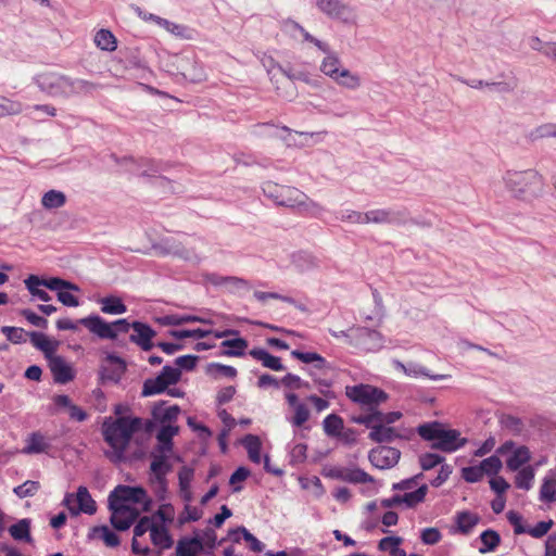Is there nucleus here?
<instances>
[{
	"mask_svg": "<svg viewBox=\"0 0 556 556\" xmlns=\"http://www.w3.org/2000/svg\"><path fill=\"white\" fill-rule=\"evenodd\" d=\"M142 427V419L139 417H124L116 419L106 417L102 424V434L104 441L112 447V452H108L106 456L113 463H121L125 459V451L130 440L137 431Z\"/></svg>",
	"mask_w": 556,
	"mask_h": 556,
	"instance_id": "obj_1",
	"label": "nucleus"
},
{
	"mask_svg": "<svg viewBox=\"0 0 556 556\" xmlns=\"http://www.w3.org/2000/svg\"><path fill=\"white\" fill-rule=\"evenodd\" d=\"M417 433L425 440L431 441V448L452 453L463 447L467 440L460 438L455 429H445L439 421L426 422L417 427Z\"/></svg>",
	"mask_w": 556,
	"mask_h": 556,
	"instance_id": "obj_2",
	"label": "nucleus"
},
{
	"mask_svg": "<svg viewBox=\"0 0 556 556\" xmlns=\"http://www.w3.org/2000/svg\"><path fill=\"white\" fill-rule=\"evenodd\" d=\"M89 331L102 339H116L118 332H127L130 324L126 319L106 323L99 316H88L79 320Z\"/></svg>",
	"mask_w": 556,
	"mask_h": 556,
	"instance_id": "obj_3",
	"label": "nucleus"
},
{
	"mask_svg": "<svg viewBox=\"0 0 556 556\" xmlns=\"http://www.w3.org/2000/svg\"><path fill=\"white\" fill-rule=\"evenodd\" d=\"M321 71L336 83L346 87L356 88L359 86V78L349 70L341 66L334 56H327L321 63Z\"/></svg>",
	"mask_w": 556,
	"mask_h": 556,
	"instance_id": "obj_4",
	"label": "nucleus"
},
{
	"mask_svg": "<svg viewBox=\"0 0 556 556\" xmlns=\"http://www.w3.org/2000/svg\"><path fill=\"white\" fill-rule=\"evenodd\" d=\"M108 507L111 511L110 522L117 531L128 530L140 515L136 507L115 504V501H109Z\"/></svg>",
	"mask_w": 556,
	"mask_h": 556,
	"instance_id": "obj_5",
	"label": "nucleus"
},
{
	"mask_svg": "<svg viewBox=\"0 0 556 556\" xmlns=\"http://www.w3.org/2000/svg\"><path fill=\"white\" fill-rule=\"evenodd\" d=\"M348 396L354 402L363 405H377L387 400V393L371 384H354L346 387Z\"/></svg>",
	"mask_w": 556,
	"mask_h": 556,
	"instance_id": "obj_6",
	"label": "nucleus"
},
{
	"mask_svg": "<svg viewBox=\"0 0 556 556\" xmlns=\"http://www.w3.org/2000/svg\"><path fill=\"white\" fill-rule=\"evenodd\" d=\"M505 184L513 192L522 193L539 189L541 179L533 172L509 173L505 177Z\"/></svg>",
	"mask_w": 556,
	"mask_h": 556,
	"instance_id": "obj_7",
	"label": "nucleus"
},
{
	"mask_svg": "<svg viewBox=\"0 0 556 556\" xmlns=\"http://www.w3.org/2000/svg\"><path fill=\"white\" fill-rule=\"evenodd\" d=\"M48 289L56 291L58 300L67 307H77L79 305L78 298L75 293L80 291L79 287L63 279L50 278Z\"/></svg>",
	"mask_w": 556,
	"mask_h": 556,
	"instance_id": "obj_8",
	"label": "nucleus"
},
{
	"mask_svg": "<svg viewBox=\"0 0 556 556\" xmlns=\"http://www.w3.org/2000/svg\"><path fill=\"white\" fill-rule=\"evenodd\" d=\"M214 337L217 339L228 338L222 342V346L225 349V354L228 356H243L249 348L248 341L240 337L237 330L228 329L224 331H216L214 332Z\"/></svg>",
	"mask_w": 556,
	"mask_h": 556,
	"instance_id": "obj_9",
	"label": "nucleus"
},
{
	"mask_svg": "<svg viewBox=\"0 0 556 556\" xmlns=\"http://www.w3.org/2000/svg\"><path fill=\"white\" fill-rule=\"evenodd\" d=\"M401 457L400 450L391 446L380 445L370 450L368 459L378 469L394 467Z\"/></svg>",
	"mask_w": 556,
	"mask_h": 556,
	"instance_id": "obj_10",
	"label": "nucleus"
},
{
	"mask_svg": "<svg viewBox=\"0 0 556 556\" xmlns=\"http://www.w3.org/2000/svg\"><path fill=\"white\" fill-rule=\"evenodd\" d=\"M147 497V491L142 486H130L119 484L109 495V501L115 504L128 505V503L140 504Z\"/></svg>",
	"mask_w": 556,
	"mask_h": 556,
	"instance_id": "obj_11",
	"label": "nucleus"
},
{
	"mask_svg": "<svg viewBox=\"0 0 556 556\" xmlns=\"http://www.w3.org/2000/svg\"><path fill=\"white\" fill-rule=\"evenodd\" d=\"M74 500L73 494H66L63 501V504L67 506L72 515H78L79 513H85L88 515H93L97 511V504L92 500L88 489L86 486L80 485L77 489L76 493V502L78 506L75 508L71 506V503Z\"/></svg>",
	"mask_w": 556,
	"mask_h": 556,
	"instance_id": "obj_12",
	"label": "nucleus"
},
{
	"mask_svg": "<svg viewBox=\"0 0 556 556\" xmlns=\"http://www.w3.org/2000/svg\"><path fill=\"white\" fill-rule=\"evenodd\" d=\"M126 371V363L113 355H108L101 367V379L104 382H116L121 380Z\"/></svg>",
	"mask_w": 556,
	"mask_h": 556,
	"instance_id": "obj_13",
	"label": "nucleus"
},
{
	"mask_svg": "<svg viewBox=\"0 0 556 556\" xmlns=\"http://www.w3.org/2000/svg\"><path fill=\"white\" fill-rule=\"evenodd\" d=\"M152 462L150 470L154 475L156 482L162 486L163 491L166 490V475L172 470V465L164 453L159 452L156 448L151 453Z\"/></svg>",
	"mask_w": 556,
	"mask_h": 556,
	"instance_id": "obj_14",
	"label": "nucleus"
},
{
	"mask_svg": "<svg viewBox=\"0 0 556 556\" xmlns=\"http://www.w3.org/2000/svg\"><path fill=\"white\" fill-rule=\"evenodd\" d=\"M49 362V368L56 382H67L75 378V372L70 363L63 357L55 355Z\"/></svg>",
	"mask_w": 556,
	"mask_h": 556,
	"instance_id": "obj_15",
	"label": "nucleus"
},
{
	"mask_svg": "<svg viewBox=\"0 0 556 556\" xmlns=\"http://www.w3.org/2000/svg\"><path fill=\"white\" fill-rule=\"evenodd\" d=\"M330 477L349 483L374 482V478L359 468H336L330 471Z\"/></svg>",
	"mask_w": 556,
	"mask_h": 556,
	"instance_id": "obj_16",
	"label": "nucleus"
},
{
	"mask_svg": "<svg viewBox=\"0 0 556 556\" xmlns=\"http://www.w3.org/2000/svg\"><path fill=\"white\" fill-rule=\"evenodd\" d=\"M134 333L130 336V341L148 351L152 348V338L154 337L153 329L143 323L135 321L130 325Z\"/></svg>",
	"mask_w": 556,
	"mask_h": 556,
	"instance_id": "obj_17",
	"label": "nucleus"
},
{
	"mask_svg": "<svg viewBox=\"0 0 556 556\" xmlns=\"http://www.w3.org/2000/svg\"><path fill=\"white\" fill-rule=\"evenodd\" d=\"M276 200L280 205L300 207L305 204L306 197L295 188L282 187L278 190Z\"/></svg>",
	"mask_w": 556,
	"mask_h": 556,
	"instance_id": "obj_18",
	"label": "nucleus"
},
{
	"mask_svg": "<svg viewBox=\"0 0 556 556\" xmlns=\"http://www.w3.org/2000/svg\"><path fill=\"white\" fill-rule=\"evenodd\" d=\"M29 339L33 345L41 351L48 361L56 355L55 352L60 345L59 341L50 339L42 332H30Z\"/></svg>",
	"mask_w": 556,
	"mask_h": 556,
	"instance_id": "obj_19",
	"label": "nucleus"
},
{
	"mask_svg": "<svg viewBox=\"0 0 556 556\" xmlns=\"http://www.w3.org/2000/svg\"><path fill=\"white\" fill-rule=\"evenodd\" d=\"M49 282L50 279H41L36 275H30L24 280V283L31 294V298L42 302H48L51 299L48 292L43 289L48 288Z\"/></svg>",
	"mask_w": 556,
	"mask_h": 556,
	"instance_id": "obj_20",
	"label": "nucleus"
},
{
	"mask_svg": "<svg viewBox=\"0 0 556 556\" xmlns=\"http://www.w3.org/2000/svg\"><path fill=\"white\" fill-rule=\"evenodd\" d=\"M250 355L258 361L264 367L275 371H282L283 365L281 359L263 348H254L250 351Z\"/></svg>",
	"mask_w": 556,
	"mask_h": 556,
	"instance_id": "obj_21",
	"label": "nucleus"
},
{
	"mask_svg": "<svg viewBox=\"0 0 556 556\" xmlns=\"http://www.w3.org/2000/svg\"><path fill=\"white\" fill-rule=\"evenodd\" d=\"M203 549V541L199 536L181 539L176 546V556H197Z\"/></svg>",
	"mask_w": 556,
	"mask_h": 556,
	"instance_id": "obj_22",
	"label": "nucleus"
},
{
	"mask_svg": "<svg viewBox=\"0 0 556 556\" xmlns=\"http://www.w3.org/2000/svg\"><path fill=\"white\" fill-rule=\"evenodd\" d=\"M368 438L377 443H390L396 438H400V435L396 433L394 428L384 427L382 424L378 422L376 426H372V430L369 432Z\"/></svg>",
	"mask_w": 556,
	"mask_h": 556,
	"instance_id": "obj_23",
	"label": "nucleus"
},
{
	"mask_svg": "<svg viewBox=\"0 0 556 556\" xmlns=\"http://www.w3.org/2000/svg\"><path fill=\"white\" fill-rule=\"evenodd\" d=\"M455 520L457 530L462 534H469L471 530L479 523L480 517L475 513L464 510L457 513Z\"/></svg>",
	"mask_w": 556,
	"mask_h": 556,
	"instance_id": "obj_24",
	"label": "nucleus"
},
{
	"mask_svg": "<svg viewBox=\"0 0 556 556\" xmlns=\"http://www.w3.org/2000/svg\"><path fill=\"white\" fill-rule=\"evenodd\" d=\"M51 444L46 440L45 435L40 432H33L27 439V445L23 452L26 454L46 453Z\"/></svg>",
	"mask_w": 556,
	"mask_h": 556,
	"instance_id": "obj_25",
	"label": "nucleus"
},
{
	"mask_svg": "<svg viewBox=\"0 0 556 556\" xmlns=\"http://www.w3.org/2000/svg\"><path fill=\"white\" fill-rule=\"evenodd\" d=\"M178 432V427L166 425L163 426L156 435L159 445L156 450L161 453L170 452L173 448V437Z\"/></svg>",
	"mask_w": 556,
	"mask_h": 556,
	"instance_id": "obj_26",
	"label": "nucleus"
},
{
	"mask_svg": "<svg viewBox=\"0 0 556 556\" xmlns=\"http://www.w3.org/2000/svg\"><path fill=\"white\" fill-rule=\"evenodd\" d=\"M531 458L530 450L525 446H518L506 460V466L510 471H517L521 466L527 464Z\"/></svg>",
	"mask_w": 556,
	"mask_h": 556,
	"instance_id": "obj_27",
	"label": "nucleus"
},
{
	"mask_svg": "<svg viewBox=\"0 0 556 556\" xmlns=\"http://www.w3.org/2000/svg\"><path fill=\"white\" fill-rule=\"evenodd\" d=\"M30 525V519H21L9 528V533L16 541L31 543Z\"/></svg>",
	"mask_w": 556,
	"mask_h": 556,
	"instance_id": "obj_28",
	"label": "nucleus"
},
{
	"mask_svg": "<svg viewBox=\"0 0 556 556\" xmlns=\"http://www.w3.org/2000/svg\"><path fill=\"white\" fill-rule=\"evenodd\" d=\"M151 541L161 549L170 548L173 545V539L164 526L153 525L151 528Z\"/></svg>",
	"mask_w": 556,
	"mask_h": 556,
	"instance_id": "obj_29",
	"label": "nucleus"
},
{
	"mask_svg": "<svg viewBox=\"0 0 556 556\" xmlns=\"http://www.w3.org/2000/svg\"><path fill=\"white\" fill-rule=\"evenodd\" d=\"M205 370L212 379H235L237 376L235 367L218 363L208 364Z\"/></svg>",
	"mask_w": 556,
	"mask_h": 556,
	"instance_id": "obj_30",
	"label": "nucleus"
},
{
	"mask_svg": "<svg viewBox=\"0 0 556 556\" xmlns=\"http://www.w3.org/2000/svg\"><path fill=\"white\" fill-rule=\"evenodd\" d=\"M101 311L108 315H121L126 312V305L122 299L115 295H109L100 300Z\"/></svg>",
	"mask_w": 556,
	"mask_h": 556,
	"instance_id": "obj_31",
	"label": "nucleus"
},
{
	"mask_svg": "<svg viewBox=\"0 0 556 556\" xmlns=\"http://www.w3.org/2000/svg\"><path fill=\"white\" fill-rule=\"evenodd\" d=\"M427 493V484L420 485L415 491L405 492L404 494H401L402 505H405L407 508H414L425 501Z\"/></svg>",
	"mask_w": 556,
	"mask_h": 556,
	"instance_id": "obj_32",
	"label": "nucleus"
},
{
	"mask_svg": "<svg viewBox=\"0 0 556 556\" xmlns=\"http://www.w3.org/2000/svg\"><path fill=\"white\" fill-rule=\"evenodd\" d=\"M482 546L479 548L481 554L493 552L501 543L500 534L492 530L488 529L483 531L480 535Z\"/></svg>",
	"mask_w": 556,
	"mask_h": 556,
	"instance_id": "obj_33",
	"label": "nucleus"
},
{
	"mask_svg": "<svg viewBox=\"0 0 556 556\" xmlns=\"http://www.w3.org/2000/svg\"><path fill=\"white\" fill-rule=\"evenodd\" d=\"M243 445L248 451L250 460L255 464H260L261 463V447H262L260 438L256 435H253V434H248L243 439Z\"/></svg>",
	"mask_w": 556,
	"mask_h": 556,
	"instance_id": "obj_34",
	"label": "nucleus"
},
{
	"mask_svg": "<svg viewBox=\"0 0 556 556\" xmlns=\"http://www.w3.org/2000/svg\"><path fill=\"white\" fill-rule=\"evenodd\" d=\"M170 384H143L142 395L150 396L154 394H161L167 392L169 395L179 397L184 395V392L173 384V388H168Z\"/></svg>",
	"mask_w": 556,
	"mask_h": 556,
	"instance_id": "obj_35",
	"label": "nucleus"
},
{
	"mask_svg": "<svg viewBox=\"0 0 556 556\" xmlns=\"http://www.w3.org/2000/svg\"><path fill=\"white\" fill-rule=\"evenodd\" d=\"M500 424L503 429L509 431L514 435L521 434L525 429L523 421L519 417L509 414H503L500 417Z\"/></svg>",
	"mask_w": 556,
	"mask_h": 556,
	"instance_id": "obj_36",
	"label": "nucleus"
},
{
	"mask_svg": "<svg viewBox=\"0 0 556 556\" xmlns=\"http://www.w3.org/2000/svg\"><path fill=\"white\" fill-rule=\"evenodd\" d=\"M66 197L58 190H50L41 198V204L47 210L59 208L65 204Z\"/></svg>",
	"mask_w": 556,
	"mask_h": 556,
	"instance_id": "obj_37",
	"label": "nucleus"
},
{
	"mask_svg": "<svg viewBox=\"0 0 556 556\" xmlns=\"http://www.w3.org/2000/svg\"><path fill=\"white\" fill-rule=\"evenodd\" d=\"M94 41L101 50L113 51L116 49V39L109 30H99L94 37Z\"/></svg>",
	"mask_w": 556,
	"mask_h": 556,
	"instance_id": "obj_38",
	"label": "nucleus"
},
{
	"mask_svg": "<svg viewBox=\"0 0 556 556\" xmlns=\"http://www.w3.org/2000/svg\"><path fill=\"white\" fill-rule=\"evenodd\" d=\"M534 479V470L531 466L523 467L515 477V484L518 489L530 490Z\"/></svg>",
	"mask_w": 556,
	"mask_h": 556,
	"instance_id": "obj_39",
	"label": "nucleus"
},
{
	"mask_svg": "<svg viewBox=\"0 0 556 556\" xmlns=\"http://www.w3.org/2000/svg\"><path fill=\"white\" fill-rule=\"evenodd\" d=\"M323 426L328 435L337 437L343 429V420L340 416L330 414L324 419Z\"/></svg>",
	"mask_w": 556,
	"mask_h": 556,
	"instance_id": "obj_40",
	"label": "nucleus"
},
{
	"mask_svg": "<svg viewBox=\"0 0 556 556\" xmlns=\"http://www.w3.org/2000/svg\"><path fill=\"white\" fill-rule=\"evenodd\" d=\"M479 467L483 475L492 477V476H496L500 472V470L503 467V464H502V460L500 459V457L495 454V455H492V456L483 459L479 464Z\"/></svg>",
	"mask_w": 556,
	"mask_h": 556,
	"instance_id": "obj_41",
	"label": "nucleus"
},
{
	"mask_svg": "<svg viewBox=\"0 0 556 556\" xmlns=\"http://www.w3.org/2000/svg\"><path fill=\"white\" fill-rule=\"evenodd\" d=\"M93 532L99 534L106 546L117 547L121 544L119 536L108 526H98L93 528Z\"/></svg>",
	"mask_w": 556,
	"mask_h": 556,
	"instance_id": "obj_42",
	"label": "nucleus"
},
{
	"mask_svg": "<svg viewBox=\"0 0 556 556\" xmlns=\"http://www.w3.org/2000/svg\"><path fill=\"white\" fill-rule=\"evenodd\" d=\"M540 500L547 503H553L556 501V479H544L540 489Z\"/></svg>",
	"mask_w": 556,
	"mask_h": 556,
	"instance_id": "obj_43",
	"label": "nucleus"
},
{
	"mask_svg": "<svg viewBox=\"0 0 556 556\" xmlns=\"http://www.w3.org/2000/svg\"><path fill=\"white\" fill-rule=\"evenodd\" d=\"M210 334H214V331L204 330V329H192V330H172L169 332V336L177 340H182L186 338L202 339Z\"/></svg>",
	"mask_w": 556,
	"mask_h": 556,
	"instance_id": "obj_44",
	"label": "nucleus"
},
{
	"mask_svg": "<svg viewBox=\"0 0 556 556\" xmlns=\"http://www.w3.org/2000/svg\"><path fill=\"white\" fill-rule=\"evenodd\" d=\"M40 489V484L38 481L27 480L24 483L14 488L13 492L20 497H28L34 496L38 490Z\"/></svg>",
	"mask_w": 556,
	"mask_h": 556,
	"instance_id": "obj_45",
	"label": "nucleus"
},
{
	"mask_svg": "<svg viewBox=\"0 0 556 556\" xmlns=\"http://www.w3.org/2000/svg\"><path fill=\"white\" fill-rule=\"evenodd\" d=\"M181 378L180 368L176 366H164L155 382H177Z\"/></svg>",
	"mask_w": 556,
	"mask_h": 556,
	"instance_id": "obj_46",
	"label": "nucleus"
},
{
	"mask_svg": "<svg viewBox=\"0 0 556 556\" xmlns=\"http://www.w3.org/2000/svg\"><path fill=\"white\" fill-rule=\"evenodd\" d=\"M443 462L444 457L434 453H426L419 456L420 467L426 471L434 468Z\"/></svg>",
	"mask_w": 556,
	"mask_h": 556,
	"instance_id": "obj_47",
	"label": "nucleus"
},
{
	"mask_svg": "<svg viewBox=\"0 0 556 556\" xmlns=\"http://www.w3.org/2000/svg\"><path fill=\"white\" fill-rule=\"evenodd\" d=\"M382 416V413L379 410H375L369 414H362L358 416L352 417V421L358 425H364L367 428H371L379 422V418Z\"/></svg>",
	"mask_w": 556,
	"mask_h": 556,
	"instance_id": "obj_48",
	"label": "nucleus"
},
{
	"mask_svg": "<svg viewBox=\"0 0 556 556\" xmlns=\"http://www.w3.org/2000/svg\"><path fill=\"white\" fill-rule=\"evenodd\" d=\"M295 358L302 361L303 363H317V366L323 368V367H326V363H325V359L317 353H314V352H308V353H303V352H299V351H292L291 353Z\"/></svg>",
	"mask_w": 556,
	"mask_h": 556,
	"instance_id": "obj_49",
	"label": "nucleus"
},
{
	"mask_svg": "<svg viewBox=\"0 0 556 556\" xmlns=\"http://www.w3.org/2000/svg\"><path fill=\"white\" fill-rule=\"evenodd\" d=\"M442 539V534L438 528H425L421 531L420 540L424 544L434 545Z\"/></svg>",
	"mask_w": 556,
	"mask_h": 556,
	"instance_id": "obj_50",
	"label": "nucleus"
},
{
	"mask_svg": "<svg viewBox=\"0 0 556 556\" xmlns=\"http://www.w3.org/2000/svg\"><path fill=\"white\" fill-rule=\"evenodd\" d=\"M194 470L191 467L182 466L178 471L179 488L181 491H188L193 479Z\"/></svg>",
	"mask_w": 556,
	"mask_h": 556,
	"instance_id": "obj_51",
	"label": "nucleus"
},
{
	"mask_svg": "<svg viewBox=\"0 0 556 556\" xmlns=\"http://www.w3.org/2000/svg\"><path fill=\"white\" fill-rule=\"evenodd\" d=\"M175 517V509L172 504H162L152 518H159L162 522L170 523Z\"/></svg>",
	"mask_w": 556,
	"mask_h": 556,
	"instance_id": "obj_52",
	"label": "nucleus"
},
{
	"mask_svg": "<svg viewBox=\"0 0 556 556\" xmlns=\"http://www.w3.org/2000/svg\"><path fill=\"white\" fill-rule=\"evenodd\" d=\"M554 521L552 519L547 521H540L534 527L528 528L527 533L535 539L544 536L553 527Z\"/></svg>",
	"mask_w": 556,
	"mask_h": 556,
	"instance_id": "obj_53",
	"label": "nucleus"
},
{
	"mask_svg": "<svg viewBox=\"0 0 556 556\" xmlns=\"http://www.w3.org/2000/svg\"><path fill=\"white\" fill-rule=\"evenodd\" d=\"M249 475L250 471L245 467H239L232 472L229 479V483L232 485L233 492H239L242 490V486L238 485L237 483L244 481Z\"/></svg>",
	"mask_w": 556,
	"mask_h": 556,
	"instance_id": "obj_54",
	"label": "nucleus"
},
{
	"mask_svg": "<svg viewBox=\"0 0 556 556\" xmlns=\"http://www.w3.org/2000/svg\"><path fill=\"white\" fill-rule=\"evenodd\" d=\"M484 475L482 473L479 465L478 466H469L464 467L462 469V478L469 483L478 482L482 479Z\"/></svg>",
	"mask_w": 556,
	"mask_h": 556,
	"instance_id": "obj_55",
	"label": "nucleus"
},
{
	"mask_svg": "<svg viewBox=\"0 0 556 556\" xmlns=\"http://www.w3.org/2000/svg\"><path fill=\"white\" fill-rule=\"evenodd\" d=\"M202 517V510L197 507L186 505L185 510L179 516V523L184 525L190 521H198Z\"/></svg>",
	"mask_w": 556,
	"mask_h": 556,
	"instance_id": "obj_56",
	"label": "nucleus"
},
{
	"mask_svg": "<svg viewBox=\"0 0 556 556\" xmlns=\"http://www.w3.org/2000/svg\"><path fill=\"white\" fill-rule=\"evenodd\" d=\"M294 416L292 418V424L296 427H301L305 424L309 418V412L305 404L296 405L294 408Z\"/></svg>",
	"mask_w": 556,
	"mask_h": 556,
	"instance_id": "obj_57",
	"label": "nucleus"
},
{
	"mask_svg": "<svg viewBox=\"0 0 556 556\" xmlns=\"http://www.w3.org/2000/svg\"><path fill=\"white\" fill-rule=\"evenodd\" d=\"M197 362H198V356L195 355H184V356H179L177 359H176V366L180 368V374L182 372V370H186V371H190L192 370L195 365H197Z\"/></svg>",
	"mask_w": 556,
	"mask_h": 556,
	"instance_id": "obj_58",
	"label": "nucleus"
},
{
	"mask_svg": "<svg viewBox=\"0 0 556 556\" xmlns=\"http://www.w3.org/2000/svg\"><path fill=\"white\" fill-rule=\"evenodd\" d=\"M154 523H152V518L148 516L141 517L134 528V536H142L147 531L151 532V528Z\"/></svg>",
	"mask_w": 556,
	"mask_h": 556,
	"instance_id": "obj_59",
	"label": "nucleus"
},
{
	"mask_svg": "<svg viewBox=\"0 0 556 556\" xmlns=\"http://www.w3.org/2000/svg\"><path fill=\"white\" fill-rule=\"evenodd\" d=\"M242 538L244 541L250 543V549L260 553L264 548V544L250 533L244 527H241Z\"/></svg>",
	"mask_w": 556,
	"mask_h": 556,
	"instance_id": "obj_60",
	"label": "nucleus"
},
{
	"mask_svg": "<svg viewBox=\"0 0 556 556\" xmlns=\"http://www.w3.org/2000/svg\"><path fill=\"white\" fill-rule=\"evenodd\" d=\"M490 486L497 496H501L509 489L510 485L503 477L495 476L494 478H491Z\"/></svg>",
	"mask_w": 556,
	"mask_h": 556,
	"instance_id": "obj_61",
	"label": "nucleus"
},
{
	"mask_svg": "<svg viewBox=\"0 0 556 556\" xmlns=\"http://www.w3.org/2000/svg\"><path fill=\"white\" fill-rule=\"evenodd\" d=\"M21 111V104L10 100L2 99L0 101V117L16 114Z\"/></svg>",
	"mask_w": 556,
	"mask_h": 556,
	"instance_id": "obj_62",
	"label": "nucleus"
},
{
	"mask_svg": "<svg viewBox=\"0 0 556 556\" xmlns=\"http://www.w3.org/2000/svg\"><path fill=\"white\" fill-rule=\"evenodd\" d=\"M452 473V467L447 464H444V465H441V468L439 470V473L438 476L431 480V485L432 486H440L442 485L450 477V475Z\"/></svg>",
	"mask_w": 556,
	"mask_h": 556,
	"instance_id": "obj_63",
	"label": "nucleus"
},
{
	"mask_svg": "<svg viewBox=\"0 0 556 556\" xmlns=\"http://www.w3.org/2000/svg\"><path fill=\"white\" fill-rule=\"evenodd\" d=\"M22 314L33 326L40 328H46L48 326V320L46 318L35 314L30 309H24Z\"/></svg>",
	"mask_w": 556,
	"mask_h": 556,
	"instance_id": "obj_64",
	"label": "nucleus"
}]
</instances>
